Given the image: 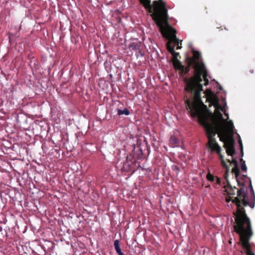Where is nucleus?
<instances>
[{"label":"nucleus","mask_w":255,"mask_h":255,"mask_svg":"<svg viewBox=\"0 0 255 255\" xmlns=\"http://www.w3.org/2000/svg\"><path fill=\"white\" fill-rule=\"evenodd\" d=\"M226 201L228 203L232 201L237 206V211L234 212L235 216V225L234 228L235 231L239 235L242 248L246 251L247 255L254 254L252 248L253 247H255V245L250 242L254 235V232L251 221L246 213L244 207L249 206L253 209L254 208L255 204L249 202L247 194L244 187L237 190V197L233 198L231 196L228 195L226 197Z\"/></svg>","instance_id":"obj_1"},{"label":"nucleus","mask_w":255,"mask_h":255,"mask_svg":"<svg viewBox=\"0 0 255 255\" xmlns=\"http://www.w3.org/2000/svg\"><path fill=\"white\" fill-rule=\"evenodd\" d=\"M184 100L186 105V108L189 111L193 118L198 117L199 123L204 128L208 138L207 144L217 143L215 136L218 134V136H224L225 132L229 131V125L231 121L228 123V128H224L222 124L214 121L210 123L207 121L208 115L207 106L203 103L201 99L199 100L191 101L188 98L187 95L184 96Z\"/></svg>","instance_id":"obj_2"},{"label":"nucleus","mask_w":255,"mask_h":255,"mask_svg":"<svg viewBox=\"0 0 255 255\" xmlns=\"http://www.w3.org/2000/svg\"><path fill=\"white\" fill-rule=\"evenodd\" d=\"M193 57H186V60L189 61V59H193L194 73L192 77L190 78H185L184 82L186 86L184 90L186 91L185 96L187 95L188 98L191 101L201 99V93L203 91V85L201 83L202 81V77L205 81L204 85L209 84L208 79V72L203 62H200L199 60L201 58V53L197 51L193 50Z\"/></svg>","instance_id":"obj_3"},{"label":"nucleus","mask_w":255,"mask_h":255,"mask_svg":"<svg viewBox=\"0 0 255 255\" xmlns=\"http://www.w3.org/2000/svg\"><path fill=\"white\" fill-rule=\"evenodd\" d=\"M151 16L159 28L163 36L170 42L177 45V49L181 48V42L176 36V30L168 23V16L166 4L163 0H154L151 12Z\"/></svg>","instance_id":"obj_4"},{"label":"nucleus","mask_w":255,"mask_h":255,"mask_svg":"<svg viewBox=\"0 0 255 255\" xmlns=\"http://www.w3.org/2000/svg\"><path fill=\"white\" fill-rule=\"evenodd\" d=\"M229 131L225 132L224 136L220 137V141L224 143V147L228 155L233 156L235 153L234 125L232 121L229 125Z\"/></svg>","instance_id":"obj_5"},{"label":"nucleus","mask_w":255,"mask_h":255,"mask_svg":"<svg viewBox=\"0 0 255 255\" xmlns=\"http://www.w3.org/2000/svg\"><path fill=\"white\" fill-rule=\"evenodd\" d=\"M193 61L192 59H189V61L188 60H186L187 64V66L186 67L182 65L180 61H177V65L174 67L176 70H178L179 71V73L181 75H185L190 71V67L192 65H194L193 64Z\"/></svg>","instance_id":"obj_6"},{"label":"nucleus","mask_w":255,"mask_h":255,"mask_svg":"<svg viewBox=\"0 0 255 255\" xmlns=\"http://www.w3.org/2000/svg\"><path fill=\"white\" fill-rule=\"evenodd\" d=\"M227 185L225 186V191L227 193L228 195L232 196L233 197L236 195L237 188L235 187H232L230 184L229 182L227 180Z\"/></svg>","instance_id":"obj_7"},{"label":"nucleus","mask_w":255,"mask_h":255,"mask_svg":"<svg viewBox=\"0 0 255 255\" xmlns=\"http://www.w3.org/2000/svg\"><path fill=\"white\" fill-rule=\"evenodd\" d=\"M207 146L211 149V152H216L218 155L222 154V148L218 143L212 144H207Z\"/></svg>","instance_id":"obj_8"},{"label":"nucleus","mask_w":255,"mask_h":255,"mask_svg":"<svg viewBox=\"0 0 255 255\" xmlns=\"http://www.w3.org/2000/svg\"><path fill=\"white\" fill-rule=\"evenodd\" d=\"M140 3L144 7L145 9L148 12H151L152 10V4H151L150 0H139Z\"/></svg>","instance_id":"obj_9"},{"label":"nucleus","mask_w":255,"mask_h":255,"mask_svg":"<svg viewBox=\"0 0 255 255\" xmlns=\"http://www.w3.org/2000/svg\"><path fill=\"white\" fill-rule=\"evenodd\" d=\"M215 114L216 115V116L217 117V118L218 119V120H216V119H213L212 120V122L211 123H213L214 121H216L217 122H219L220 123H221V124H222V126L224 128H226L224 126V122L225 121V120L223 119V115L222 114V113L218 111V110H216L215 111Z\"/></svg>","instance_id":"obj_10"},{"label":"nucleus","mask_w":255,"mask_h":255,"mask_svg":"<svg viewBox=\"0 0 255 255\" xmlns=\"http://www.w3.org/2000/svg\"><path fill=\"white\" fill-rule=\"evenodd\" d=\"M219 157H220V159L221 160V163L222 166L226 168V174H228V172H229V167L228 166L226 162H225V161L224 160V156L222 154L219 155Z\"/></svg>","instance_id":"obj_11"},{"label":"nucleus","mask_w":255,"mask_h":255,"mask_svg":"<svg viewBox=\"0 0 255 255\" xmlns=\"http://www.w3.org/2000/svg\"><path fill=\"white\" fill-rule=\"evenodd\" d=\"M114 246H115V250H116L117 253L119 255H124L121 250L119 240H116L115 241Z\"/></svg>","instance_id":"obj_12"},{"label":"nucleus","mask_w":255,"mask_h":255,"mask_svg":"<svg viewBox=\"0 0 255 255\" xmlns=\"http://www.w3.org/2000/svg\"><path fill=\"white\" fill-rule=\"evenodd\" d=\"M171 55H172L173 57L172 62L173 66L174 67L177 65V61H180L177 58L178 56L179 55V53L174 51V52L173 53V54H172Z\"/></svg>","instance_id":"obj_13"},{"label":"nucleus","mask_w":255,"mask_h":255,"mask_svg":"<svg viewBox=\"0 0 255 255\" xmlns=\"http://www.w3.org/2000/svg\"><path fill=\"white\" fill-rule=\"evenodd\" d=\"M232 172L235 174L237 181L238 182V184H240V183L238 180V177L240 174V170L238 166L234 167L232 170Z\"/></svg>","instance_id":"obj_14"},{"label":"nucleus","mask_w":255,"mask_h":255,"mask_svg":"<svg viewBox=\"0 0 255 255\" xmlns=\"http://www.w3.org/2000/svg\"><path fill=\"white\" fill-rule=\"evenodd\" d=\"M212 103H216V107L218 108L219 109L221 110V111L223 110V109L221 106L219 105L218 104V99L217 97L213 98L212 100Z\"/></svg>","instance_id":"obj_15"},{"label":"nucleus","mask_w":255,"mask_h":255,"mask_svg":"<svg viewBox=\"0 0 255 255\" xmlns=\"http://www.w3.org/2000/svg\"><path fill=\"white\" fill-rule=\"evenodd\" d=\"M170 141L171 144L174 145L179 143V139L174 135L171 136L170 138Z\"/></svg>","instance_id":"obj_16"},{"label":"nucleus","mask_w":255,"mask_h":255,"mask_svg":"<svg viewBox=\"0 0 255 255\" xmlns=\"http://www.w3.org/2000/svg\"><path fill=\"white\" fill-rule=\"evenodd\" d=\"M170 41L167 43L166 47L168 51L171 53V54H173L174 52V46H171L170 45Z\"/></svg>","instance_id":"obj_17"},{"label":"nucleus","mask_w":255,"mask_h":255,"mask_svg":"<svg viewBox=\"0 0 255 255\" xmlns=\"http://www.w3.org/2000/svg\"><path fill=\"white\" fill-rule=\"evenodd\" d=\"M118 114L119 116L125 114V115H128V109L125 108L124 110H122L121 109H118Z\"/></svg>","instance_id":"obj_18"},{"label":"nucleus","mask_w":255,"mask_h":255,"mask_svg":"<svg viewBox=\"0 0 255 255\" xmlns=\"http://www.w3.org/2000/svg\"><path fill=\"white\" fill-rule=\"evenodd\" d=\"M216 178V176H214L213 174H211L210 173H209L207 175V179L208 180L213 182L215 181Z\"/></svg>","instance_id":"obj_19"},{"label":"nucleus","mask_w":255,"mask_h":255,"mask_svg":"<svg viewBox=\"0 0 255 255\" xmlns=\"http://www.w3.org/2000/svg\"><path fill=\"white\" fill-rule=\"evenodd\" d=\"M241 169L243 171H246L247 170V167L245 164V161H244L242 159L241 160Z\"/></svg>","instance_id":"obj_20"},{"label":"nucleus","mask_w":255,"mask_h":255,"mask_svg":"<svg viewBox=\"0 0 255 255\" xmlns=\"http://www.w3.org/2000/svg\"><path fill=\"white\" fill-rule=\"evenodd\" d=\"M228 161L230 163H232L234 165V167L238 166V163L237 161L235 159H233L232 160V162L230 161V160L228 159Z\"/></svg>","instance_id":"obj_21"},{"label":"nucleus","mask_w":255,"mask_h":255,"mask_svg":"<svg viewBox=\"0 0 255 255\" xmlns=\"http://www.w3.org/2000/svg\"><path fill=\"white\" fill-rule=\"evenodd\" d=\"M238 136L240 137L238 142H239V143L240 144V146L241 149L242 150V152L243 153V146L242 142L241 137H240V135L239 134H238Z\"/></svg>","instance_id":"obj_22"},{"label":"nucleus","mask_w":255,"mask_h":255,"mask_svg":"<svg viewBox=\"0 0 255 255\" xmlns=\"http://www.w3.org/2000/svg\"><path fill=\"white\" fill-rule=\"evenodd\" d=\"M215 181H216V183L219 185H220L221 184V180L220 179L216 176V178H215Z\"/></svg>","instance_id":"obj_23"},{"label":"nucleus","mask_w":255,"mask_h":255,"mask_svg":"<svg viewBox=\"0 0 255 255\" xmlns=\"http://www.w3.org/2000/svg\"><path fill=\"white\" fill-rule=\"evenodd\" d=\"M129 48L132 50H134L136 48V45L135 44H134V43H133V44L130 45V46H129Z\"/></svg>","instance_id":"obj_24"},{"label":"nucleus","mask_w":255,"mask_h":255,"mask_svg":"<svg viewBox=\"0 0 255 255\" xmlns=\"http://www.w3.org/2000/svg\"><path fill=\"white\" fill-rule=\"evenodd\" d=\"M250 187L251 191L253 192V193L254 194V196L255 197V194H254V192L253 188V186H252L251 183L250 184Z\"/></svg>","instance_id":"obj_25"},{"label":"nucleus","mask_w":255,"mask_h":255,"mask_svg":"<svg viewBox=\"0 0 255 255\" xmlns=\"http://www.w3.org/2000/svg\"><path fill=\"white\" fill-rule=\"evenodd\" d=\"M132 146H133V150H134L136 148H137L138 150L139 149V147H138V146L135 147L134 144H132Z\"/></svg>","instance_id":"obj_26"},{"label":"nucleus","mask_w":255,"mask_h":255,"mask_svg":"<svg viewBox=\"0 0 255 255\" xmlns=\"http://www.w3.org/2000/svg\"><path fill=\"white\" fill-rule=\"evenodd\" d=\"M130 156H132V158H133V157H134V156H135V153H134V152L133 153V154L132 155H128V160L129 159V158H130Z\"/></svg>","instance_id":"obj_27"},{"label":"nucleus","mask_w":255,"mask_h":255,"mask_svg":"<svg viewBox=\"0 0 255 255\" xmlns=\"http://www.w3.org/2000/svg\"><path fill=\"white\" fill-rule=\"evenodd\" d=\"M250 72L252 74L254 73V70L253 69H251L250 70Z\"/></svg>","instance_id":"obj_28"},{"label":"nucleus","mask_w":255,"mask_h":255,"mask_svg":"<svg viewBox=\"0 0 255 255\" xmlns=\"http://www.w3.org/2000/svg\"><path fill=\"white\" fill-rule=\"evenodd\" d=\"M126 160H128V156H126Z\"/></svg>","instance_id":"obj_29"},{"label":"nucleus","mask_w":255,"mask_h":255,"mask_svg":"<svg viewBox=\"0 0 255 255\" xmlns=\"http://www.w3.org/2000/svg\"><path fill=\"white\" fill-rule=\"evenodd\" d=\"M222 87H221V86H220V90H222Z\"/></svg>","instance_id":"obj_30"},{"label":"nucleus","mask_w":255,"mask_h":255,"mask_svg":"<svg viewBox=\"0 0 255 255\" xmlns=\"http://www.w3.org/2000/svg\"><path fill=\"white\" fill-rule=\"evenodd\" d=\"M206 91H209L210 92V91H209V90H207Z\"/></svg>","instance_id":"obj_31"}]
</instances>
